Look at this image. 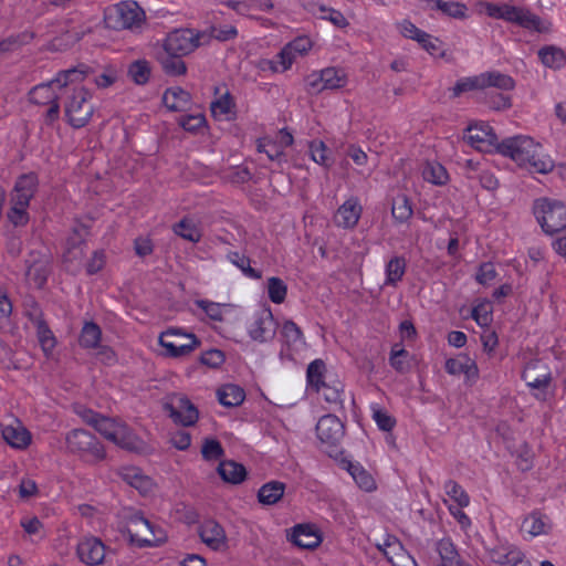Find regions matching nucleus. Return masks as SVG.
Here are the masks:
<instances>
[{
	"label": "nucleus",
	"instance_id": "nucleus-1",
	"mask_svg": "<svg viewBox=\"0 0 566 566\" xmlns=\"http://www.w3.org/2000/svg\"><path fill=\"white\" fill-rule=\"evenodd\" d=\"M497 150L532 172L547 174L553 161L542 155V146L530 136H515L504 139Z\"/></svg>",
	"mask_w": 566,
	"mask_h": 566
},
{
	"label": "nucleus",
	"instance_id": "nucleus-2",
	"mask_svg": "<svg viewBox=\"0 0 566 566\" xmlns=\"http://www.w3.org/2000/svg\"><path fill=\"white\" fill-rule=\"evenodd\" d=\"M88 73L90 67L85 65L62 71L52 81L34 86L29 93V99L33 104L49 105L46 119L53 122L60 114V92L64 91L69 82L82 81Z\"/></svg>",
	"mask_w": 566,
	"mask_h": 566
},
{
	"label": "nucleus",
	"instance_id": "nucleus-3",
	"mask_svg": "<svg viewBox=\"0 0 566 566\" xmlns=\"http://www.w3.org/2000/svg\"><path fill=\"white\" fill-rule=\"evenodd\" d=\"M104 22L115 31L140 32L146 24V13L136 1H120L105 10Z\"/></svg>",
	"mask_w": 566,
	"mask_h": 566
},
{
	"label": "nucleus",
	"instance_id": "nucleus-4",
	"mask_svg": "<svg viewBox=\"0 0 566 566\" xmlns=\"http://www.w3.org/2000/svg\"><path fill=\"white\" fill-rule=\"evenodd\" d=\"M91 98V93L84 87L65 91L64 112L71 126L81 128L88 123L94 112Z\"/></svg>",
	"mask_w": 566,
	"mask_h": 566
},
{
	"label": "nucleus",
	"instance_id": "nucleus-5",
	"mask_svg": "<svg viewBox=\"0 0 566 566\" xmlns=\"http://www.w3.org/2000/svg\"><path fill=\"white\" fill-rule=\"evenodd\" d=\"M97 431L107 440L128 451H142L144 442L119 419L104 417Z\"/></svg>",
	"mask_w": 566,
	"mask_h": 566
},
{
	"label": "nucleus",
	"instance_id": "nucleus-6",
	"mask_svg": "<svg viewBox=\"0 0 566 566\" xmlns=\"http://www.w3.org/2000/svg\"><path fill=\"white\" fill-rule=\"evenodd\" d=\"M534 212L542 229L548 234L566 228V205L562 201L538 199L535 202Z\"/></svg>",
	"mask_w": 566,
	"mask_h": 566
},
{
	"label": "nucleus",
	"instance_id": "nucleus-7",
	"mask_svg": "<svg viewBox=\"0 0 566 566\" xmlns=\"http://www.w3.org/2000/svg\"><path fill=\"white\" fill-rule=\"evenodd\" d=\"M126 531L129 541L137 547L158 546L166 541V535L161 530H156L142 515L132 514L126 522Z\"/></svg>",
	"mask_w": 566,
	"mask_h": 566
},
{
	"label": "nucleus",
	"instance_id": "nucleus-8",
	"mask_svg": "<svg viewBox=\"0 0 566 566\" xmlns=\"http://www.w3.org/2000/svg\"><path fill=\"white\" fill-rule=\"evenodd\" d=\"M67 449L86 461H99L105 458L102 443L88 431L74 429L66 434Z\"/></svg>",
	"mask_w": 566,
	"mask_h": 566
},
{
	"label": "nucleus",
	"instance_id": "nucleus-9",
	"mask_svg": "<svg viewBox=\"0 0 566 566\" xmlns=\"http://www.w3.org/2000/svg\"><path fill=\"white\" fill-rule=\"evenodd\" d=\"M316 433L329 457L337 458L342 453L340 443L345 434V428L336 416H323L316 424Z\"/></svg>",
	"mask_w": 566,
	"mask_h": 566
},
{
	"label": "nucleus",
	"instance_id": "nucleus-10",
	"mask_svg": "<svg viewBox=\"0 0 566 566\" xmlns=\"http://www.w3.org/2000/svg\"><path fill=\"white\" fill-rule=\"evenodd\" d=\"M159 344L170 357H184L199 347L200 342L193 334L184 333L179 328H170L159 336Z\"/></svg>",
	"mask_w": 566,
	"mask_h": 566
},
{
	"label": "nucleus",
	"instance_id": "nucleus-11",
	"mask_svg": "<svg viewBox=\"0 0 566 566\" xmlns=\"http://www.w3.org/2000/svg\"><path fill=\"white\" fill-rule=\"evenodd\" d=\"M346 73L336 67H326L313 72L306 77V86L311 93L318 94L325 90H338L346 85Z\"/></svg>",
	"mask_w": 566,
	"mask_h": 566
},
{
	"label": "nucleus",
	"instance_id": "nucleus-12",
	"mask_svg": "<svg viewBox=\"0 0 566 566\" xmlns=\"http://www.w3.org/2000/svg\"><path fill=\"white\" fill-rule=\"evenodd\" d=\"M164 409L169 413L176 423L182 426H192L199 418V412L195 405L182 395H172L165 402Z\"/></svg>",
	"mask_w": 566,
	"mask_h": 566
},
{
	"label": "nucleus",
	"instance_id": "nucleus-13",
	"mask_svg": "<svg viewBox=\"0 0 566 566\" xmlns=\"http://www.w3.org/2000/svg\"><path fill=\"white\" fill-rule=\"evenodd\" d=\"M199 46V35L192 30L184 29L171 32L163 44V50L175 55H187Z\"/></svg>",
	"mask_w": 566,
	"mask_h": 566
},
{
	"label": "nucleus",
	"instance_id": "nucleus-14",
	"mask_svg": "<svg viewBox=\"0 0 566 566\" xmlns=\"http://www.w3.org/2000/svg\"><path fill=\"white\" fill-rule=\"evenodd\" d=\"M277 323L269 308L259 311L249 326L250 337L259 343H266L274 338Z\"/></svg>",
	"mask_w": 566,
	"mask_h": 566
},
{
	"label": "nucleus",
	"instance_id": "nucleus-15",
	"mask_svg": "<svg viewBox=\"0 0 566 566\" xmlns=\"http://www.w3.org/2000/svg\"><path fill=\"white\" fill-rule=\"evenodd\" d=\"M506 21L537 32H547L551 27L549 23L543 22L538 15L527 8L516 7L511 3H509Z\"/></svg>",
	"mask_w": 566,
	"mask_h": 566
},
{
	"label": "nucleus",
	"instance_id": "nucleus-16",
	"mask_svg": "<svg viewBox=\"0 0 566 566\" xmlns=\"http://www.w3.org/2000/svg\"><path fill=\"white\" fill-rule=\"evenodd\" d=\"M377 548L392 566H418L395 536H387L381 543H377Z\"/></svg>",
	"mask_w": 566,
	"mask_h": 566
},
{
	"label": "nucleus",
	"instance_id": "nucleus-17",
	"mask_svg": "<svg viewBox=\"0 0 566 566\" xmlns=\"http://www.w3.org/2000/svg\"><path fill=\"white\" fill-rule=\"evenodd\" d=\"M464 139L475 149L489 151L496 143V135L488 124L480 123L468 127Z\"/></svg>",
	"mask_w": 566,
	"mask_h": 566
},
{
	"label": "nucleus",
	"instance_id": "nucleus-18",
	"mask_svg": "<svg viewBox=\"0 0 566 566\" xmlns=\"http://www.w3.org/2000/svg\"><path fill=\"white\" fill-rule=\"evenodd\" d=\"M76 554L80 560L88 566L99 565L105 557V546L96 537H86L77 544Z\"/></svg>",
	"mask_w": 566,
	"mask_h": 566
},
{
	"label": "nucleus",
	"instance_id": "nucleus-19",
	"mask_svg": "<svg viewBox=\"0 0 566 566\" xmlns=\"http://www.w3.org/2000/svg\"><path fill=\"white\" fill-rule=\"evenodd\" d=\"M2 437L8 444L15 449H25L31 443V433L18 419L2 424Z\"/></svg>",
	"mask_w": 566,
	"mask_h": 566
},
{
	"label": "nucleus",
	"instance_id": "nucleus-20",
	"mask_svg": "<svg viewBox=\"0 0 566 566\" xmlns=\"http://www.w3.org/2000/svg\"><path fill=\"white\" fill-rule=\"evenodd\" d=\"M312 49V41L306 36H300L286 44L279 53L282 71H287L298 56L307 54Z\"/></svg>",
	"mask_w": 566,
	"mask_h": 566
},
{
	"label": "nucleus",
	"instance_id": "nucleus-21",
	"mask_svg": "<svg viewBox=\"0 0 566 566\" xmlns=\"http://www.w3.org/2000/svg\"><path fill=\"white\" fill-rule=\"evenodd\" d=\"M523 379L534 389H545L551 382L548 366L539 360L530 361L523 371Z\"/></svg>",
	"mask_w": 566,
	"mask_h": 566
},
{
	"label": "nucleus",
	"instance_id": "nucleus-22",
	"mask_svg": "<svg viewBox=\"0 0 566 566\" xmlns=\"http://www.w3.org/2000/svg\"><path fill=\"white\" fill-rule=\"evenodd\" d=\"M199 536L207 546L214 551L221 549L227 545V535L223 527L212 520L201 524Z\"/></svg>",
	"mask_w": 566,
	"mask_h": 566
},
{
	"label": "nucleus",
	"instance_id": "nucleus-23",
	"mask_svg": "<svg viewBox=\"0 0 566 566\" xmlns=\"http://www.w3.org/2000/svg\"><path fill=\"white\" fill-rule=\"evenodd\" d=\"M38 188V178L33 174L21 176L11 193V199L17 200L18 205L30 203Z\"/></svg>",
	"mask_w": 566,
	"mask_h": 566
},
{
	"label": "nucleus",
	"instance_id": "nucleus-24",
	"mask_svg": "<svg viewBox=\"0 0 566 566\" xmlns=\"http://www.w3.org/2000/svg\"><path fill=\"white\" fill-rule=\"evenodd\" d=\"M292 541L301 548L313 549L321 544L322 538L314 526L300 524L293 530Z\"/></svg>",
	"mask_w": 566,
	"mask_h": 566
},
{
	"label": "nucleus",
	"instance_id": "nucleus-25",
	"mask_svg": "<svg viewBox=\"0 0 566 566\" xmlns=\"http://www.w3.org/2000/svg\"><path fill=\"white\" fill-rule=\"evenodd\" d=\"M361 214V207L356 199H348L337 210L335 222L343 228H353L357 224Z\"/></svg>",
	"mask_w": 566,
	"mask_h": 566
},
{
	"label": "nucleus",
	"instance_id": "nucleus-26",
	"mask_svg": "<svg viewBox=\"0 0 566 566\" xmlns=\"http://www.w3.org/2000/svg\"><path fill=\"white\" fill-rule=\"evenodd\" d=\"M552 530V524L549 518L539 513L533 512L527 515L521 526V531L530 536H541L547 535Z\"/></svg>",
	"mask_w": 566,
	"mask_h": 566
},
{
	"label": "nucleus",
	"instance_id": "nucleus-27",
	"mask_svg": "<svg viewBox=\"0 0 566 566\" xmlns=\"http://www.w3.org/2000/svg\"><path fill=\"white\" fill-rule=\"evenodd\" d=\"M446 370L452 376L463 374L469 380L475 379L479 373L475 361L464 355L449 358L446 361Z\"/></svg>",
	"mask_w": 566,
	"mask_h": 566
},
{
	"label": "nucleus",
	"instance_id": "nucleus-28",
	"mask_svg": "<svg viewBox=\"0 0 566 566\" xmlns=\"http://www.w3.org/2000/svg\"><path fill=\"white\" fill-rule=\"evenodd\" d=\"M119 475L130 486L140 493H148L153 489L151 480L143 474L142 470L135 467H125L119 471Z\"/></svg>",
	"mask_w": 566,
	"mask_h": 566
},
{
	"label": "nucleus",
	"instance_id": "nucleus-29",
	"mask_svg": "<svg viewBox=\"0 0 566 566\" xmlns=\"http://www.w3.org/2000/svg\"><path fill=\"white\" fill-rule=\"evenodd\" d=\"M439 559L436 566H470L463 563L453 543L448 538H442L437 544Z\"/></svg>",
	"mask_w": 566,
	"mask_h": 566
},
{
	"label": "nucleus",
	"instance_id": "nucleus-30",
	"mask_svg": "<svg viewBox=\"0 0 566 566\" xmlns=\"http://www.w3.org/2000/svg\"><path fill=\"white\" fill-rule=\"evenodd\" d=\"M538 57L544 66L559 70L566 64V53L556 45H545L538 50Z\"/></svg>",
	"mask_w": 566,
	"mask_h": 566
},
{
	"label": "nucleus",
	"instance_id": "nucleus-31",
	"mask_svg": "<svg viewBox=\"0 0 566 566\" xmlns=\"http://www.w3.org/2000/svg\"><path fill=\"white\" fill-rule=\"evenodd\" d=\"M285 484L280 481H270L258 491V500L263 505H274L284 495Z\"/></svg>",
	"mask_w": 566,
	"mask_h": 566
},
{
	"label": "nucleus",
	"instance_id": "nucleus-32",
	"mask_svg": "<svg viewBox=\"0 0 566 566\" xmlns=\"http://www.w3.org/2000/svg\"><path fill=\"white\" fill-rule=\"evenodd\" d=\"M87 235V229L84 226L75 228L73 234L67 239V247L64 258L67 262L78 261L83 256L82 243Z\"/></svg>",
	"mask_w": 566,
	"mask_h": 566
},
{
	"label": "nucleus",
	"instance_id": "nucleus-33",
	"mask_svg": "<svg viewBox=\"0 0 566 566\" xmlns=\"http://www.w3.org/2000/svg\"><path fill=\"white\" fill-rule=\"evenodd\" d=\"M481 74L483 90L494 87L502 91H512L515 87V81L507 74L490 71Z\"/></svg>",
	"mask_w": 566,
	"mask_h": 566
},
{
	"label": "nucleus",
	"instance_id": "nucleus-34",
	"mask_svg": "<svg viewBox=\"0 0 566 566\" xmlns=\"http://www.w3.org/2000/svg\"><path fill=\"white\" fill-rule=\"evenodd\" d=\"M190 102V94L181 87H170L163 95V103L169 111H184Z\"/></svg>",
	"mask_w": 566,
	"mask_h": 566
},
{
	"label": "nucleus",
	"instance_id": "nucleus-35",
	"mask_svg": "<svg viewBox=\"0 0 566 566\" xmlns=\"http://www.w3.org/2000/svg\"><path fill=\"white\" fill-rule=\"evenodd\" d=\"M157 60L164 72L168 75L178 76L186 73L187 67L180 55L170 54L163 50L158 53Z\"/></svg>",
	"mask_w": 566,
	"mask_h": 566
},
{
	"label": "nucleus",
	"instance_id": "nucleus-36",
	"mask_svg": "<svg viewBox=\"0 0 566 566\" xmlns=\"http://www.w3.org/2000/svg\"><path fill=\"white\" fill-rule=\"evenodd\" d=\"M520 556V549L509 544L496 545L489 549V557L500 565H511Z\"/></svg>",
	"mask_w": 566,
	"mask_h": 566
},
{
	"label": "nucleus",
	"instance_id": "nucleus-37",
	"mask_svg": "<svg viewBox=\"0 0 566 566\" xmlns=\"http://www.w3.org/2000/svg\"><path fill=\"white\" fill-rule=\"evenodd\" d=\"M220 476L229 483L238 484L242 482L247 475L245 468L234 461H223L218 467Z\"/></svg>",
	"mask_w": 566,
	"mask_h": 566
},
{
	"label": "nucleus",
	"instance_id": "nucleus-38",
	"mask_svg": "<svg viewBox=\"0 0 566 566\" xmlns=\"http://www.w3.org/2000/svg\"><path fill=\"white\" fill-rule=\"evenodd\" d=\"M219 402L224 407H235L243 402L244 391L237 385H224L217 391Z\"/></svg>",
	"mask_w": 566,
	"mask_h": 566
},
{
	"label": "nucleus",
	"instance_id": "nucleus-39",
	"mask_svg": "<svg viewBox=\"0 0 566 566\" xmlns=\"http://www.w3.org/2000/svg\"><path fill=\"white\" fill-rule=\"evenodd\" d=\"M172 231L175 234L193 243L199 242L202 237L197 224L188 218H184L178 223L174 224Z\"/></svg>",
	"mask_w": 566,
	"mask_h": 566
},
{
	"label": "nucleus",
	"instance_id": "nucleus-40",
	"mask_svg": "<svg viewBox=\"0 0 566 566\" xmlns=\"http://www.w3.org/2000/svg\"><path fill=\"white\" fill-rule=\"evenodd\" d=\"M234 108V102L229 92L221 95L218 99L211 103L210 109L214 118L231 119Z\"/></svg>",
	"mask_w": 566,
	"mask_h": 566
},
{
	"label": "nucleus",
	"instance_id": "nucleus-41",
	"mask_svg": "<svg viewBox=\"0 0 566 566\" xmlns=\"http://www.w3.org/2000/svg\"><path fill=\"white\" fill-rule=\"evenodd\" d=\"M102 338V331L93 322H86L81 331L80 345L84 348H97Z\"/></svg>",
	"mask_w": 566,
	"mask_h": 566
},
{
	"label": "nucleus",
	"instance_id": "nucleus-42",
	"mask_svg": "<svg viewBox=\"0 0 566 566\" xmlns=\"http://www.w3.org/2000/svg\"><path fill=\"white\" fill-rule=\"evenodd\" d=\"M150 73V64L146 60H136L128 66V76L137 85L146 84Z\"/></svg>",
	"mask_w": 566,
	"mask_h": 566
},
{
	"label": "nucleus",
	"instance_id": "nucleus-43",
	"mask_svg": "<svg viewBox=\"0 0 566 566\" xmlns=\"http://www.w3.org/2000/svg\"><path fill=\"white\" fill-rule=\"evenodd\" d=\"M280 333L283 343L287 346V348H292L297 344L304 343L303 333L293 321H285Z\"/></svg>",
	"mask_w": 566,
	"mask_h": 566
},
{
	"label": "nucleus",
	"instance_id": "nucleus-44",
	"mask_svg": "<svg viewBox=\"0 0 566 566\" xmlns=\"http://www.w3.org/2000/svg\"><path fill=\"white\" fill-rule=\"evenodd\" d=\"M33 326L36 329V336L43 353L45 356H50L56 345L52 331L49 328L45 321L34 324Z\"/></svg>",
	"mask_w": 566,
	"mask_h": 566
},
{
	"label": "nucleus",
	"instance_id": "nucleus-45",
	"mask_svg": "<svg viewBox=\"0 0 566 566\" xmlns=\"http://www.w3.org/2000/svg\"><path fill=\"white\" fill-rule=\"evenodd\" d=\"M392 217L398 222H406L412 216V208L409 199L405 195L397 196L391 206Z\"/></svg>",
	"mask_w": 566,
	"mask_h": 566
},
{
	"label": "nucleus",
	"instance_id": "nucleus-46",
	"mask_svg": "<svg viewBox=\"0 0 566 566\" xmlns=\"http://www.w3.org/2000/svg\"><path fill=\"white\" fill-rule=\"evenodd\" d=\"M424 180L434 184L443 185L448 180L446 168L439 163H427L422 169Z\"/></svg>",
	"mask_w": 566,
	"mask_h": 566
},
{
	"label": "nucleus",
	"instance_id": "nucleus-47",
	"mask_svg": "<svg viewBox=\"0 0 566 566\" xmlns=\"http://www.w3.org/2000/svg\"><path fill=\"white\" fill-rule=\"evenodd\" d=\"M311 158L318 165L324 167L331 166L329 149L322 140H312L310 143Z\"/></svg>",
	"mask_w": 566,
	"mask_h": 566
},
{
	"label": "nucleus",
	"instance_id": "nucleus-48",
	"mask_svg": "<svg viewBox=\"0 0 566 566\" xmlns=\"http://www.w3.org/2000/svg\"><path fill=\"white\" fill-rule=\"evenodd\" d=\"M348 471L359 488L365 491H373L375 489V480L365 469L350 463Z\"/></svg>",
	"mask_w": 566,
	"mask_h": 566
},
{
	"label": "nucleus",
	"instance_id": "nucleus-49",
	"mask_svg": "<svg viewBox=\"0 0 566 566\" xmlns=\"http://www.w3.org/2000/svg\"><path fill=\"white\" fill-rule=\"evenodd\" d=\"M444 490L447 495L450 496L459 505V507L469 505V495L455 481L449 480L446 482Z\"/></svg>",
	"mask_w": 566,
	"mask_h": 566
},
{
	"label": "nucleus",
	"instance_id": "nucleus-50",
	"mask_svg": "<svg viewBox=\"0 0 566 566\" xmlns=\"http://www.w3.org/2000/svg\"><path fill=\"white\" fill-rule=\"evenodd\" d=\"M406 269V262L401 258L391 259L386 268L387 284H396L401 280Z\"/></svg>",
	"mask_w": 566,
	"mask_h": 566
},
{
	"label": "nucleus",
	"instance_id": "nucleus-51",
	"mask_svg": "<svg viewBox=\"0 0 566 566\" xmlns=\"http://www.w3.org/2000/svg\"><path fill=\"white\" fill-rule=\"evenodd\" d=\"M317 11L321 13V19L328 20L337 28L343 29L349 24L345 15L336 9L327 8L324 4H319L317 6Z\"/></svg>",
	"mask_w": 566,
	"mask_h": 566
},
{
	"label": "nucleus",
	"instance_id": "nucleus-52",
	"mask_svg": "<svg viewBox=\"0 0 566 566\" xmlns=\"http://www.w3.org/2000/svg\"><path fill=\"white\" fill-rule=\"evenodd\" d=\"M11 207L8 212L9 220L14 226H24L29 221V214L27 212V209L29 205L22 203L18 205L17 200H10Z\"/></svg>",
	"mask_w": 566,
	"mask_h": 566
},
{
	"label": "nucleus",
	"instance_id": "nucleus-53",
	"mask_svg": "<svg viewBox=\"0 0 566 566\" xmlns=\"http://www.w3.org/2000/svg\"><path fill=\"white\" fill-rule=\"evenodd\" d=\"M286 285L279 277H270L268 281V293L270 300L275 304H281L286 296Z\"/></svg>",
	"mask_w": 566,
	"mask_h": 566
},
{
	"label": "nucleus",
	"instance_id": "nucleus-54",
	"mask_svg": "<svg viewBox=\"0 0 566 566\" xmlns=\"http://www.w3.org/2000/svg\"><path fill=\"white\" fill-rule=\"evenodd\" d=\"M325 370V365L323 360H314L308 365L307 368V379L312 387L316 389V391L321 390L323 381V374Z\"/></svg>",
	"mask_w": 566,
	"mask_h": 566
},
{
	"label": "nucleus",
	"instance_id": "nucleus-55",
	"mask_svg": "<svg viewBox=\"0 0 566 566\" xmlns=\"http://www.w3.org/2000/svg\"><path fill=\"white\" fill-rule=\"evenodd\" d=\"M473 90H483L481 74L460 80L453 86L452 92H453V96L458 97L460 94H462L464 92L473 91Z\"/></svg>",
	"mask_w": 566,
	"mask_h": 566
},
{
	"label": "nucleus",
	"instance_id": "nucleus-56",
	"mask_svg": "<svg viewBox=\"0 0 566 566\" xmlns=\"http://www.w3.org/2000/svg\"><path fill=\"white\" fill-rule=\"evenodd\" d=\"M27 279L36 287H42L46 280V270L42 263H35L28 268Z\"/></svg>",
	"mask_w": 566,
	"mask_h": 566
},
{
	"label": "nucleus",
	"instance_id": "nucleus-57",
	"mask_svg": "<svg viewBox=\"0 0 566 566\" xmlns=\"http://www.w3.org/2000/svg\"><path fill=\"white\" fill-rule=\"evenodd\" d=\"M201 454L206 460H217L222 457L223 449L218 440L206 439L201 448Z\"/></svg>",
	"mask_w": 566,
	"mask_h": 566
},
{
	"label": "nucleus",
	"instance_id": "nucleus-58",
	"mask_svg": "<svg viewBox=\"0 0 566 566\" xmlns=\"http://www.w3.org/2000/svg\"><path fill=\"white\" fill-rule=\"evenodd\" d=\"M258 150L260 153H265L271 160H279L283 155V151L277 147L276 142L269 138H263L258 142Z\"/></svg>",
	"mask_w": 566,
	"mask_h": 566
},
{
	"label": "nucleus",
	"instance_id": "nucleus-59",
	"mask_svg": "<svg viewBox=\"0 0 566 566\" xmlns=\"http://www.w3.org/2000/svg\"><path fill=\"white\" fill-rule=\"evenodd\" d=\"M473 319L482 327L488 326L492 321V308L490 304L482 303L472 310Z\"/></svg>",
	"mask_w": 566,
	"mask_h": 566
},
{
	"label": "nucleus",
	"instance_id": "nucleus-60",
	"mask_svg": "<svg viewBox=\"0 0 566 566\" xmlns=\"http://www.w3.org/2000/svg\"><path fill=\"white\" fill-rule=\"evenodd\" d=\"M179 124L184 129L196 133L206 124V117L202 114L187 115L179 119Z\"/></svg>",
	"mask_w": 566,
	"mask_h": 566
},
{
	"label": "nucleus",
	"instance_id": "nucleus-61",
	"mask_svg": "<svg viewBox=\"0 0 566 566\" xmlns=\"http://www.w3.org/2000/svg\"><path fill=\"white\" fill-rule=\"evenodd\" d=\"M196 305L200 307L211 319L222 321V307L219 303L207 300H197Z\"/></svg>",
	"mask_w": 566,
	"mask_h": 566
},
{
	"label": "nucleus",
	"instance_id": "nucleus-62",
	"mask_svg": "<svg viewBox=\"0 0 566 566\" xmlns=\"http://www.w3.org/2000/svg\"><path fill=\"white\" fill-rule=\"evenodd\" d=\"M373 419L376 421L379 429L384 431H390L396 422L385 410L377 407H373Z\"/></svg>",
	"mask_w": 566,
	"mask_h": 566
},
{
	"label": "nucleus",
	"instance_id": "nucleus-63",
	"mask_svg": "<svg viewBox=\"0 0 566 566\" xmlns=\"http://www.w3.org/2000/svg\"><path fill=\"white\" fill-rule=\"evenodd\" d=\"M496 277V271L494 265L491 262H485L480 265L479 271L475 275V280L482 284L486 285L492 282Z\"/></svg>",
	"mask_w": 566,
	"mask_h": 566
},
{
	"label": "nucleus",
	"instance_id": "nucleus-64",
	"mask_svg": "<svg viewBox=\"0 0 566 566\" xmlns=\"http://www.w3.org/2000/svg\"><path fill=\"white\" fill-rule=\"evenodd\" d=\"M200 361L203 365H207L212 368H217L223 364L224 354L219 349H210V350L205 352L201 355Z\"/></svg>",
	"mask_w": 566,
	"mask_h": 566
}]
</instances>
